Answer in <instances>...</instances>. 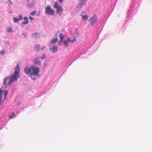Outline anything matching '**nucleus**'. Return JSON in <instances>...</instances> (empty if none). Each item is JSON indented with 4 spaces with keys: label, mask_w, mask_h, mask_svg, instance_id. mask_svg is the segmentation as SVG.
Here are the masks:
<instances>
[{
    "label": "nucleus",
    "mask_w": 152,
    "mask_h": 152,
    "mask_svg": "<svg viewBox=\"0 0 152 152\" xmlns=\"http://www.w3.org/2000/svg\"><path fill=\"white\" fill-rule=\"evenodd\" d=\"M15 72L12 75L8 77H6L4 79V85H5L6 87L7 85V82L8 79L9 80L8 83V85H10L15 81L18 78L20 77V69L19 64L17 65L15 68Z\"/></svg>",
    "instance_id": "obj_1"
},
{
    "label": "nucleus",
    "mask_w": 152,
    "mask_h": 152,
    "mask_svg": "<svg viewBox=\"0 0 152 152\" xmlns=\"http://www.w3.org/2000/svg\"><path fill=\"white\" fill-rule=\"evenodd\" d=\"M39 71V68L35 66H33L29 68L27 66L24 69V72L27 75H30L31 77L37 75Z\"/></svg>",
    "instance_id": "obj_2"
},
{
    "label": "nucleus",
    "mask_w": 152,
    "mask_h": 152,
    "mask_svg": "<svg viewBox=\"0 0 152 152\" xmlns=\"http://www.w3.org/2000/svg\"><path fill=\"white\" fill-rule=\"evenodd\" d=\"M46 12L48 15H54V10L52 9L50 6L48 5L45 8Z\"/></svg>",
    "instance_id": "obj_3"
},
{
    "label": "nucleus",
    "mask_w": 152,
    "mask_h": 152,
    "mask_svg": "<svg viewBox=\"0 0 152 152\" xmlns=\"http://www.w3.org/2000/svg\"><path fill=\"white\" fill-rule=\"evenodd\" d=\"M97 21V17L96 15H94L89 20L90 23L93 25Z\"/></svg>",
    "instance_id": "obj_4"
},
{
    "label": "nucleus",
    "mask_w": 152,
    "mask_h": 152,
    "mask_svg": "<svg viewBox=\"0 0 152 152\" xmlns=\"http://www.w3.org/2000/svg\"><path fill=\"white\" fill-rule=\"evenodd\" d=\"M57 9L56 13L57 14H60L61 15L62 13V12L63 11V9L62 8L61 6H60Z\"/></svg>",
    "instance_id": "obj_5"
},
{
    "label": "nucleus",
    "mask_w": 152,
    "mask_h": 152,
    "mask_svg": "<svg viewBox=\"0 0 152 152\" xmlns=\"http://www.w3.org/2000/svg\"><path fill=\"white\" fill-rule=\"evenodd\" d=\"M34 63L36 64L40 65L41 64V62L39 60V58L38 57L34 59Z\"/></svg>",
    "instance_id": "obj_6"
},
{
    "label": "nucleus",
    "mask_w": 152,
    "mask_h": 152,
    "mask_svg": "<svg viewBox=\"0 0 152 152\" xmlns=\"http://www.w3.org/2000/svg\"><path fill=\"white\" fill-rule=\"evenodd\" d=\"M58 40V37L57 35H55V38H53L51 40V42L52 44L56 43Z\"/></svg>",
    "instance_id": "obj_7"
},
{
    "label": "nucleus",
    "mask_w": 152,
    "mask_h": 152,
    "mask_svg": "<svg viewBox=\"0 0 152 152\" xmlns=\"http://www.w3.org/2000/svg\"><path fill=\"white\" fill-rule=\"evenodd\" d=\"M24 21L23 22V24H27L29 22L28 18L27 17H24Z\"/></svg>",
    "instance_id": "obj_8"
},
{
    "label": "nucleus",
    "mask_w": 152,
    "mask_h": 152,
    "mask_svg": "<svg viewBox=\"0 0 152 152\" xmlns=\"http://www.w3.org/2000/svg\"><path fill=\"white\" fill-rule=\"evenodd\" d=\"M50 49L53 50L54 53H55L57 52V47L56 46H53L52 48H51Z\"/></svg>",
    "instance_id": "obj_9"
},
{
    "label": "nucleus",
    "mask_w": 152,
    "mask_h": 152,
    "mask_svg": "<svg viewBox=\"0 0 152 152\" xmlns=\"http://www.w3.org/2000/svg\"><path fill=\"white\" fill-rule=\"evenodd\" d=\"M59 37L61 39L60 42H62L63 39L64 38V36L62 34H60Z\"/></svg>",
    "instance_id": "obj_10"
},
{
    "label": "nucleus",
    "mask_w": 152,
    "mask_h": 152,
    "mask_svg": "<svg viewBox=\"0 0 152 152\" xmlns=\"http://www.w3.org/2000/svg\"><path fill=\"white\" fill-rule=\"evenodd\" d=\"M39 35V34L38 33H33L32 34V37H37Z\"/></svg>",
    "instance_id": "obj_11"
},
{
    "label": "nucleus",
    "mask_w": 152,
    "mask_h": 152,
    "mask_svg": "<svg viewBox=\"0 0 152 152\" xmlns=\"http://www.w3.org/2000/svg\"><path fill=\"white\" fill-rule=\"evenodd\" d=\"M2 89L1 88L0 89V104L1 103V100L2 98Z\"/></svg>",
    "instance_id": "obj_12"
},
{
    "label": "nucleus",
    "mask_w": 152,
    "mask_h": 152,
    "mask_svg": "<svg viewBox=\"0 0 152 152\" xmlns=\"http://www.w3.org/2000/svg\"><path fill=\"white\" fill-rule=\"evenodd\" d=\"M4 99L5 100L6 99L7 96L8 94V91L7 90H5L4 91Z\"/></svg>",
    "instance_id": "obj_13"
},
{
    "label": "nucleus",
    "mask_w": 152,
    "mask_h": 152,
    "mask_svg": "<svg viewBox=\"0 0 152 152\" xmlns=\"http://www.w3.org/2000/svg\"><path fill=\"white\" fill-rule=\"evenodd\" d=\"M82 18L83 20H87L88 18V16L87 15H82Z\"/></svg>",
    "instance_id": "obj_14"
},
{
    "label": "nucleus",
    "mask_w": 152,
    "mask_h": 152,
    "mask_svg": "<svg viewBox=\"0 0 152 152\" xmlns=\"http://www.w3.org/2000/svg\"><path fill=\"white\" fill-rule=\"evenodd\" d=\"M58 4L57 2H56L55 3L54 5V7L55 9H57L58 8Z\"/></svg>",
    "instance_id": "obj_15"
},
{
    "label": "nucleus",
    "mask_w": 152,
    "mask_h": 152,
    "mask_svg": "<svg viewBox=\"0 0 152 152\" xmlns=\"http://www.w3.org/2000/svg\"><path fill=\"white\" fill-rule=\"evenodd\" d=\"M15 114L14 112H13L9 116V118L10 119H12L15 117Z\"/></svg>",
    "instance_id": "obj_16"
},
{
    "label": "nucleus",
    "mask_w": 152,
    "mask_h": 152,
    "mask_svg": "<svg viewBox=\"0 0 152 152\" xmlns=\"http://www.w3.org/2000/svg\"><path fill=\"white\" fill-rule=\"evenodd\" d=\"M40 48L39 45H37L35 46V49L37 50L38 51H39V49Z\"/></svg>",
    "instance_id": "obj_17"
},
{
    "label": "nucleus",
    "mask_w": 152,
    "mask_h": 152,
    "mask_svg": "<svg viewBox=\"0 0 152 152\" xmlns=\"http://www.w3.org/2000/svg\"><path fill=\"white\" fill-rule=\"evenodd\" d=\"M68 42L67 40H65L64 42V45L65 46H66L68 45Z\"/></svg>",
    "instance_id": "obj_18"
},
{
    "label": "nucleus",
    "mask_w": 152,
    "mask_h": 152,
    "mask_svg": "<svg viewBox=\"0 0 152 152\" xmlns=\"http://www.w3.org/2000/svg\"><path fill=\"white\" fill-rule=\"evenodd\" d=\"M13 20L15 23H17L19 21V19L18 18H13Z\"/></svg>",
    "instance_id": "obj_19"
},
{
    "label": "nucleus",
    "mask_w": 152,
    "mask_h": 152,
    "mask_svg": "<svg viewBox=\"0 0 152 152\" xmlns=\"http://www.w3.org/2000/svg\"><path fill=\"white\" fill-rule=\"evenodd\" d=\"M12 29L11 27H9L8 28L7 30V31L8 32H12Z\"/></svg>",
    "instance_id": "obj_20"
},
{
    "label": "nucleus",
    "mask_w": 152,
    "mask_h": 152,
    "mask_svg": "<svg viewBox=\"0 0 152 152\" xmlns=\"http://www.w3.org/2000/svg\"><path fill=\"white\" fill-rule=\"evenodd\" d=\"M36 12H37L36 11H33V12L30 13V14L32 16H34L36 13Z\"/></svg>",
    "instance_id": "obj_21"
},
{
    "label": "nucleus",
    "mask_w": 152,
    "mask_h": 152,
    "mask_svg": "<svg viewBox=\"0 0 152 152\" xmlns=\"http://www.w3.org/2000/svg\"><path fill=\"white\" fill-rule=\"evenodd\" d=\"M5 53V51L3 50L1 51H0V54L2 55L4 54Z\"/></svg>",
    "instance_id": "obj_22"
},
{
    "label": "nucleus",
    "mask_w": 152,
    "mask_h": 152,
    "mask_svg": "<svg viewBox=\"0 0 152 152\" xmlns=\"http://www.w3.org/2000/svg\"><path fill=\"white\" fill-rule=\"evenodd\" d=\"M67 41H68V42H72V40H71L70 38H67Z\"/></svg>",
    "instance_id": "obj_23"
},
{
    "label": "nucleus",
    "mask_w": 152,
    "mask_h": 152,
    "mask_svg": "<svg viewBox=\"0 0 152 152\" xmlns=\"http://www.w3.org/2000/svg\"><path fill=\"white\" fill-rule=\"evenodd\" d=\"M76 39L75 38H74L72 40V42H74L76 41Z\"/></svg>",
    "instance_id": "obj_24"
},
{
    "label": "nucleus",
    "mask_w": 152,
    "mask_h": 152,
    "mask_svg": "<svg viewBox=\"0 0 152 152\" xmlns=\"http://www.w3.org/2000/svg\"><path fill=\"white\" fill-rule=\"evenodd\" d=\"M46 58V56L45 55H44L43 56L41 57V58H42V59H45Z\"/></svg>",
    "instance_id": "obj_25"
},
{
    "label": "nucleus",
    "mask_w": 152,
    "mask_h": 152,
    "mask_svg": "<svg viewBox=\"0 0 152 152\" xmlns=\"http://www.w3.org/2000/svg\"><path fill=\"white\" fill-rule=\"evenodd\" d=\"M29 18H30V20H32L34 19L33 18H32V17H31L30 15L29 16Z\"/></svg>",
    "instance_id": "obj_26"
},
{
    "label": "nucleus",
    "mask_w": 152,
    "mask_h": 152,
    "mask_svg": "<svg viewBox=\"0 0 152 152\" xmlns=\"http://www.w3.org/2000/svg\"><path fill=\"white\" fill-rule=\"evenodd\" d=\"M19 18H20V20H22V18H23V17H22V16L21 15H20L19 16Z\"/></svg>",
    "instance_id": "obj_27"
},
{
    "label": "nucleus",
    "mask_w": 152,
    "mask_h": 152,
    "mask_svg": "<svg viewBox=\"0 0 152 152\" xmlns=\"http://www.w3.org/2000/svg\"><path fill=\"white\" fill-rule=\"evenodd\" d=\"M58 1L61 3H62L63 2V0H58Z\"/></svg>",
    "instance_id": "obj_28"
},
{
    "label": "nucleus",
    "mask_w": 152,
    "mask_h": 152,
    "mask_svg": "<svg viewBox=\"0 0 152 152\" xmlns=\"http://www.w3.org/2000/svg\"><path fill=\"white\" fill-rule=\"evenodd\" d=\"M32 78L34 80H36V78Z\"/></svg>",
    "instance_id": "obj_29"
},
{
    "label": "nucleus",
    "mask_w": 152,
    "mask_h": 152,
    "mask_svg": "<svg viewBox=\"0 0 152 152\" xmlns=\"http://www.w3.org/2000/svg\"><path fill=\"white\" fill-rule=\"evenodd\" d=\"M22 35H25V34L24 33H22Z\"/></svg>",
    "instance_id": "obj_30"
},
{
    "label": "nucleus",
    "mask_w": 152,
    "mask_h": 152,
    "mask_svg": "<svg viewBox=\"0 0 152 152\" xmlns=\"http://www.w3.org/2000/svg\"><path fill=\"white\" fill-rule=\"evenodd\" d=\"M9 0V1H10V0Z\"/></svg>",
    "instance_id": "obj_31"
}]
</instances>
